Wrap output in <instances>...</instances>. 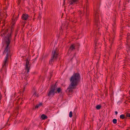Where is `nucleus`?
<instances>
[{
    "label": "nucleus",
    "mask_w": 130,
    "mask_h": 130,
    "mask_svg": "<svg viewBox=\"0 0 130 130\" xmlns=\"http://www.w3.org/2000/svg\"><path fill=\"white\" fill-rule=\"evenodd\" d=\"M101 106L100 105H97L96 107V108L98 109H100L101 108Z\"/></svg>",
    "instance_id": "nucleus-22"
},
{
    "label": "nucleus",
    "mask_w": 130,
    "mask_h": 130,
    "mask_svg": "<svg viewBox=\"0 0 130 130\" xmlns=\"http://www.w3.org/2000/svg\"><path fill=\"white\" fill-rule=\"evenodd\" d=\"M63 27V25H62V27Z\"/></svg>",
    "instance_id": "nucleus-36"
},
{
    "label": "nucleus",
    "mask_w": 130,
    "mask_h": 130,
    "mask_svg": "<svg viewBox=\"0 0 130 130\" xmlns=\"http://www.w3.org/2000/svg\"><path fill=\"white\" fill-rule=\"evenodd\" d=\"M1 12H0V16H1Z\"/></svg>",
    "instance_id": "nucleus-33"
},
{
    "label": "nucleus",
    "mask_w": 130,
    "mask_h": 130,
    "mask_svg": "<svg viewBox=\"0 0 130 130\" xmlns=\"http://www.w3.org/2000/svg\"><path fill=\"white\" fill-rule=\"evenodd\" d=\"M130 50V47L128 49V51Z\"/></svg>",
    "instance_id": "nucleus-31"
},
{
    "label": "nucleus",
    "mask_w": 130,
    "mask_h": 130,
    "mask_svg": "<svg viewBox=\"0 0 130 130\" xmlns=\"http://www.w3.org/2000/svg\"><path fill=\"white\" fill-rule=\"evenodd\" d=\"M110 47H111V46H109V47H110Z\"/></svg>",
    "instance_id": "nucleus-37"
},
{
    "label": "nucleus",
    "mask_w": 130,
    "mask_h": 130,
    "mask_svg": "<svg viewBox=\"0 0 130 130\" xmlns=\"http://www.w3.org/2000/svg\"><path fill=\"white\" fill-rule=\"evenodd\" d=\"M115 113L116 115H117L118 113V112L117 111H115Z\"/></svg>",
    "instance_id": "nucleus-27"
},
{
    "label": "nucleus",
    "mask_w": 130,
    "mask_h": 130,
    "mask_svg": "<svg viewBox=\"0 0 130 130\" xmlns=\"http://www.w3.org/2000/svg\"><path fill=\"white\" fill-rule=\"evenodd\" d=\"M96 32H95L94 33V37H95V38L96 37Z\"/></svg>",
    "instance_id": "nucleus-26"
},
{
    "label": "nucleus",
    "mask_w": 130,
    "mask_h": 130,
    "mask_svg": "<svg viewBox=\"0 0 130 130\" xmlns=\"http://www.w3.org/2000/svg\"><path fill=\"white\" fill-rule=\"evenodd\" d=\"M57 90L55 91V93H62V89L61 88H57V89H56Z\"/></svg>",
    "instance_id": "nucleus-11"
},
{
    "label": "nucleus",
    "mask_w": 130,
    "mask_h": 130,
    "mask_svg": "<svg viewBox=\"0 0 130 130\" xmlns=\"http://www.w3.org/2000/svg\"><path fill=\"white\" fill-rule=\"evenodd\" d=\"M11 32L8 34L7 36L5 37V40L6 44V47L4 52L3 54L6 56L2 64V68L1 71L6 73V68L7 67L9 62V59L10 58L12 54L11 52L10 51L8 45L9 44L11 39Z\"/></svg>",
    "instance_id": "nucleus-1"
},
{
    "label": "nucleus",
    "mask_w": 130,
    "mask_h": 130,
    "mask_svg": "<svg viewBox=\"0 0 130 130\" xmlns=\"http://www.w3.org/2000/svg\"><path fill=\"white\" fill-rule=\"evenodd\" d=\"M26 65L25 66V70L26 72H27V73L25 74V77H24V79L25 80L26 79V77L28 76V74L27 73L29 72V70L30 69V64H29V62L27 60L26 61Z\"/></svg>",
    "instance_id": "nucleus-6"
},
{
    "label": "nucleus",
    "mask_w": 130,
    "mask_h": 130,
    "mask_svg": "<svg viewBox=\"0 0 130 130\" xmlns=\"http://www.w3.org/2000/svg\"><path fill=\"white\" fill-rule=\"evenodd\" d=\"M57 89V86L55 85L54 86L52 85L49 91L48 95L50 97H52L55 94V90Z\"/></svg>",
    "instance_id": "nucleus-5"
},
{
    "label": "nucleus",
    "mask_w": 130,
    "mask_h": 130,
    "mask_svg": "<svg viewBox=\"0 0 130 130\" xmlns=\"http://www.w3.org/2000/svg\"><path fill=\"white\" fill-rule=\"evenodd\" d=\"M41 118L43 119L44 120L47 119V117L46 115L44 114L42 115L41 116Z\"/></svg>",
    "instance_id": "nucleus-15"
},
{
    "label": "nucleus",
    "mask_w": 130,
    "mask_h": 130,
    "mask_svg": "<svg viewBox=\"0 0 130 130\" xmlns=\"http://www.w3.org/2000/svg\"><path fill=\"white\" fill-rule=\"evenodd\" d=\"M127 99H130L129 98V97H127Z\"/></svg>",
    "instance_id": "nucleus-30"
},
{
    "label": "nucleus",
    "mask_w": 130,
    "mask_h": 130,
    "mask_svg": "<svg viewBox=\"0 0 130 130\" xmlns=\"http://www.w3.org/2000/svg\"><path fill=\"white\" fill-rule=\"evenodd\" d=\"M27 84V83H24L23 84V91H24V90H25V86Z\"/></svg>",
    "instance_id": "nucleus-16"
},
{
    "label": "nucleus",
    "mask_w": 130,
    "mask_h": 130,
    "mask_svg": "<svg viewBox=\"0 0 130 130\" xmlns=\"http://www.w3.org/2000/svg\"><path fill=\"white\" fill-rule=\"evenodd\" d=\"M42 105V103H40L39 104H37L35 107V108H38L40 107Z\"/></svg>",
    "instance_id": "nucleus-14"
},
{
    "label": "nucleus",
    "mask_w": 130,
    "mask_h": 130,
    "mask_svg": "<svg viewBox=\"0 0 130 130\" xmlns=\"http://www.w3.org/2000/svg\"><path fill=\"white\" fill-rule=\"evenodd\" d=\"M129 93L130 94V90L129 91Z\"/></svg>",
    "instance_id": "nucleus-35"
},
{
    "label": "nucleus",
    "mask_w": 130,
    "mask_h": 130,
    "mask_svg": "<svg viewBox=\"0 0 130 130\" xmlns=\"http://www.w3.org/2000/svg\"><path fill=\"white\" fill-rule=\"evenodd\" d=\"M117 49H118V50H120V47H118V48Z\"/></svg>",
    "instance_id": "nucleus-29"
},
{
    "label": "nucleus",
    "mask_w": 130,
    "mask_h": 130,
    "mask_svg": "<svg viewBox=\"0 0 130 130\" xmlns=\"http://www.w3.org/2000/svg\"><path fill=\"white\" fill-rule=\"evenodd\" d=\"M95 49H96V46H97V45H96V41H95Z\"/></svg>",
    "instance_id": "nucleus-25"
},
{
    "label": "nucleus",
    "mask_w": 130,
    "mask_h": 130,
    "mask_svg": "<svg viewBox=\"0 0 130 130\" xmlns=\"http://www.w3.org/2000/svg\"><path fill=\"white\" fill-rule=\"evenodd\" d=\"M112 122L114 124H116L117 123V120L116 119H113Z\"/></svg>",
    "instance_id": "nucleus-19"
},
{
    "label": "nucleus",
    "mask_w": 130,
    "mask_h": 130,
    "mask_svg": "<svg viewBox=\"0 0 130 130\" xmlns=\"http://www.w3.org/2000/svg\"><path fill=\"white\" fill-rule=\"evenodd\" d=\"M126 116L127 117H130V113H127L126 115Z\"/></svg>",
    "instance_id": "nucleus-23"
},
{
    "label": "nucleus",
    "mask_w": 130,
    "mask_h": 130,
    "mask_svg": "<svg viewBox=\"0 0 130 130\" xmlns=\"http://www.w3.org/2000/svg\"><path fill=\"white\" fill-rule=\"evenodd\" d=\"M25 130H26V129Z\"/></svg>",
    "instance_id": "nucleus-39"
},
{
    "label": "nucleus",
    "mask_w": 130,
    "mask_h": 130,
    "mask_svg": "<svg viewBox=\"0 0 130 130\" xmlns=\"http://www.w3.org/2000/svg\"><path fill=\"white\" fill-rule=\"evenodd\" d=\"M118 55V53L117 52L116 53V56H117Z\"/></svg>",
    "instance_id": "nucleus-28"
},
{
    "label": "nucleus",
    "mask_w": 130,
    "mask_h": 130,
    "mask_svg": "<svg viewBox=\"0 0 130 130\" xmlns=\"http://www.w3.org/2000/svg\"><path fill=\"white\" fill-rule=\"evenodd\" d=\"M18 113H15V114H13V116H17L18 115Z\"/></svg>",
    "instance_id": "nucleus-24"
},
{
    "label": "nucleus",
    "mask_w": 130,
    "mask_h": 130,
    "mask_svg": "<svg viewBox=\"0 0 130 130\" xmlns=\"http://www.w3.org/2000/svg\"><path fill=\"white\" fill-rule=\"evenodd\" d=\"M75 87H72L70 86V85H69V88H68L66 90V92L69 95H71L73 93V89Z\"/></svg>",
    "instance_id": "nucleus-7"
},
{
    "label": "nucleus",
    "mask_w": 130,
    "mask_h": 130,
    "mask_svg": "<svg viewBox=\"0 0 130 130\" xmlns=\"http://www.w3.org/2000/svg\"><path fill=\"white\" fill-rule=\"evenodd\" d=\"M80 79V77L79 73H76L74 74L70 79V86L73 87H76Z\"/></svg>",
    "instance_id": "nucleus-2"
},
{
    "label": "nucleus",
    "mask_w": 130,
    "mask_h": 130,
    "mask_svg": "<svg viewBox=\"0 0 130 130\" xmlns=\"http://www.w3.org/2000/svg\"><path fill=\"white\" fill-rule=\"evenodd\" d=\"M115 18H114V19H115Z\"/></svg>",
    "instance_id": "nucleus-38"
},
{
    "label": "nucleus",
    "mask_w": 130,
    "mask_h": 130,
    "mask_svg": "<svg viewBox=\"0 0 130 130\" xmlns=\"http://www.w3.org/2000/svg\"><path fill=\"white\" fill-rule=\"evenodd\" d=\"M17 20V19L16 18H15L14 20H13V19H12V24L13 25L15 23V21H16Z\"/></svg>",
    "instance_id": "nucleus-17"
},
{
    "label": "nucleus",
    "mask_w": 130,
    "mask_h": 130,
    "mask_svg": "<svg viewBox=\"0 0 130 130\" xmlns=\"http://www.w3.org/2000/svg\"><path fill=\"white\" fill-rule=\"evenodd\" d=\"M79 45V44L78 43L71 45L69 51L73 50L75 49L78 48Z\"/></svg>",
    "instance_id": "nucleus-8"
},
{
    "label": "nucleus",
    "mask_w": 130,
    "mask_h": 130,
    "mask_svg": "<svg viewBox=\"0 0 130 130\" xmlns=\"http://www.w3.org/2000/svg\"><path fill=\"white\" fill-rule=\"evenodd\" d=\"M41 2H42V3H41V5H42V1H41Z\"/></svg>",
    "instance_id": "nucleus-32"
},
{
    "label": "nucleus",
    "mask_w": 130,
    "mask_h": 130,
    "mask_svg": "<svg viewBox=\"0 0 130 130\" xmlns=\"http://www.w3.org/2000/svg\"><path fill=\"white\" fill-rule=\"evenodd\" d=\"M120 118L122 119H124V115H120Z\"/></svg>",
    "instance_id": "nucleus-20"
},
{
    "label": "nucleus",
    "mask_w": 130,
    "mask_h": 130,
    "mask_svg": "<svg viewBox=\"0 0 130 130\" xmlns=\"http://www.w3.org/2000/svg\"><path fill=\"white\" fill-rule=\"evenodd\" d=\"M72 111H71L70 112L69 114V117L70 118H71L72 116Z\"/></svg>",
    "instance_id": "nucleus-18"
},
{
    "label": "nucleus",
    "mask_w": 130,
    "mask_h": 130,
    "mask_svg": "<svg viewBox=\"0 0 130 130\" xmlns=\"http://www.w3.org/2000/svg\"><path fill=\"white\" fill-rule=\"evenodd\" d=\"M58 48H56L52 52L53 57L50 61V64H52L54 61L57 58V57L58 54Z\"/></svg>",
    "instance_id": "nucleus-3"
},
{
    "label": "nucleus",
    "mask_w": 130,
    "mask_h": 130,
    "mask_svg": "<svg viewBox=\"0 0 130 130\" xmlns=\"http://www.w3.org/2000/svg\"><path fill=\"white\" fill-rule=\"evenodd\" d=\"M35 94H36V92H35L33 95H34Z\"/></svg>",
    "instance_id": "nucleus-34"
},
{
    "label": "nucleus",
    "mask_w": 130,
    "mask_h": 130,
    "mask_svg": "<svg viewBox=\"0 0 130 130\" xmlns=\"http://www.w3.org/2000/svg\"><path fill=\"white\" fill-rule=\"evenodd\" d=\"M70 4L72 5L75 3L78 2L77 0H69Z\"/></svg>",
    "instance_id": "nucleus-10"
},
{
    "label": "nucleus",
    "mask_w": 130,
    "mask_h": 130,
    "mask_svg": "<svg viewBox=\"0 0 130 130\" xmlns=\"http://www.w3.org/2000/svg\"><path fill=\"white\" fill-rule=\"evenodd\" d=\"M8 32V30H6L5 31H2V32H3L4 35L6 34Z\"/></svg>",
    "instance_id": "nucleus-21"
},
{
    "label": "nucleus",
    "mask_w": 130,
    "mask_h": 130,
    "mask_svg": "<svg viewBox=\"0 0 130 130\" xmlns=\"http://www.w3.org/2000/svg\"><path fill=\"white\" fill-rule=\"evenodd\" d=\"M99 10L98 9H96L94 10V21L95 23V25L96 26V28L97 29H98L99 25Z\"/></svg>",
    "instance_id": "nucleus-4"
},
{
    "label": "nucleus",
    "mask_w": 130,
    "mask_h": 130,
    "mask_svg": "<svg viewBox=\"0 0 130 130\" xmlns=\"http://www.w3.org/2000/svg\"><path fill=\"white\" fill-rule=\"evenodd\" d=\"M28 17V15L27 14H24L22 15V18L23 20H26Z\"/></svg>",
    "instance_id": "nucleus-9"
},
{
    "label": "nucleus",
    "mask_w": 130,
    "mask_h": 130,
    "mask_svg": "<svg viewBox=\"0 0 130 130\" xmlns=\"http://www.w3.org/2000/svg\"><path fill=\"white\" fill-rule=\"evenodd\" d=\"M127 42L129 43L130 42V34H128L127 35Z\"/></svg>",
    "instance_id": "nucleus-13"
},
{
    "label": "nucleus",
    "mask_w": 130,
    "mask_h": 130,
    "mask_svg": "<svg viewBox=\"0 0 130 130\" xmlns=\"http://www.w3.org/2000/svg\"><path fill=\"white\" fill-rule=\"evenodd\" d=\"M114 39V37H110L109 38V42L111 46V45L112 43H113V41Z\"/></svg>",
    "instance_id": "nucleus-12"
}]
</instances>
